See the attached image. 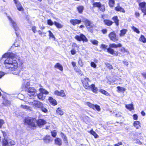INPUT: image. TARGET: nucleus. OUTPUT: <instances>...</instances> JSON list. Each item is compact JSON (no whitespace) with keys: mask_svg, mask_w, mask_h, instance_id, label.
I'll list each match as a JSON object with an SVG mask.
<instances>
[{"mask_svg":"<svg viewBox=\"0 0 146 146\" xmlns=\"http://www.w3.org/2000/svg\"><path fill=\"white\" fill-rule=\"evenodd\" d=\"M140 123L139 121H135L134 122L133 125L137 129H138L140 127Z\"/></svg>","mask_w":146,"mask_h":146,"instance_id":"72a5a7b5","label":"nucleus"},{"mask_svg":"<svg viewBox=\"0 0 146 146\" xmlns=\"http://www.w3.org/2000/svg\"><path fill=\"white\" fill-rule=\"evenodd\" d=\"M70 22L72 25H75L76 24H79L80 23L81 21L77 19H72L70 20Z\"/></svg>","mask_w":146,"mask_h":146,"instance_id":"2eb2a0df","label":"nucleus"},{"mask_svg":"<svg viewBox=\"0 0 146 146\" xmlns=\"http://www.w3.org/2000/svg\"><path fill=\"white\" fill-rule=\"evenodd\" d=\"M8 18L14 29L15 31H17L18 28L16 23L9 16H8Z\"/></svg>","mask_w":146,"mask_h":146,"instance_id":"9b49d317","label":"nucleus"},{"mask_svg":"<svg viewBox=\"0 0 146 146\" xmlns=\"http://www.w3.org/2000/svg\"><path fill=\"white\" fill-rule=\"evenodd\" d=\"M78 64L80 66L82 67L83 66V64L82 61L81 59H80L78 61Z\"/></svg>","mask_w":146,"mask_h":146,"instance_id":"6e6d98bb","label":"nucleus"},{"mask_svg":"<svg viewBox=\"0 0 146 146\" xmlns=\"http://www.w3.org/2000/svg\"><path fill=\"white\" fill-rule=\"evenodd\" d=\"M91 42L93 44L95 45L98 44V41L95 40H92L91 41Z\"/></svg>","mask_w":146,"mask_h":146,"instance_id":"4d7b16f0","label":"nucleus"},{"mask_svg":"<svg viewBox=\"0 0 146 146\" xmlns=\"http://www.w3.org/2000/svg\"><path fill=\"white\" fill-rule=\"evenodd\" d=\"M115 9L117 11H120L124 13L125 12V11L124 9L121 7L119 5L115 7Z\"/></svg>","mask_w":146,"mask_h":146,"instance_id":"b1692460","label":"nucleus"},{"mask_svg":"<svg viewBox=\"0 0 146 146\" xmlns=\"http://www.w3.org/2000/svg\"><path fill=\"white\" fill-rule=\"evenodd\" d=\"M125 107L127 109L129 110L130 111L134 109L133 105L132 104L126 105H125Z\"/></svg>","mask_w":146,"mask_h":146,"instance_id":"393cba45","label":"nucleus"},{"mask_svg":"<svg viewBox=\"0 0 146 146\" xmlns=\"http://www.w3.org/2000/svg\"><path fill=\"white\" fill-rule=\"evenodd\" d=\"M30 85V82L29 81H25L24 83V84L22 85V87L23 88H28V87Z\"/></svg>","mask_w":146,"mask_h":146,"instance_id":"c85d7f7f","label":"nucleus"},{"mask_svg":"<svg viewBox=\"0 0 146 146\" xmlns=\"http://www.w3.org/2000/svg\"><path fill=\"white\" fill-rule=\"evenodd\" d=\"M141 11L142 12L144 13V15H146V9H141Z\"/></svg>","mask_w":146,"mask_h":146,"instance_id":"774afa93","label":"nucleus"},{"mask_svg":"<svg viewBox=\"0 0 146 146\" xmlns=\"http://www.w3.org/2000/svg\"><path fill=\"white\" fill-rule=\"evenodd\" d=\"M40 108L41 109L42 111L44 113H46L48 112V110L45 107H44L42 105V107Z\"/></svg>","mask_w":146,"mask_h":146,"instance_id":"de8ad7c7","label":"nucleus"},{"mask_svg":"<svg viewBox=\"0 0 146 146\" xmlns=\"http://www.w3.org/2000/svg\"><path fill=\"white\" fill-rule=\"evenodd\" d=\"M20 107L24 109H26L28 110H31V108L29 106L23 105H21Z\"/></svg>","mask_w":146,"mask_h":146,"instance_id":"cd10ccee","label":"nucleus"},{"mask_svg":"<svg viewBox=\"0 0 146 146\" xmlns=\"http://www.w3.org/2000/svg\"><path fill=\"white\" fill-rule=\"evenodd\" d=\"M100 47L101 48H102L104 49H107L108 48H107V46L104 44H101Z\"/></svg>","mask_w":146,"mask_h":146,"instance_id":"13d9d810","label":"nucleus"},{"mask_svg":"<svg viewBox=\"0 0 146 146\" xmlns=\"http://www.w3.org/2000/svg\"><path fill=\"white\" fill-rule=\"evenodd\" d=\"M127 30L126 29H123L120 31V36H123L126 33Z\"/></svg>","mask_w":146,"mask_h":146,"instance_id":"58836bf2","label":"nucleus"},{"mask_svg":"<svg viewBox=\"0 0 146 146\" xmlns=\"http://www.w3.org/2000/svg\"><path fill=\"white\" fill-rule=\"evenodd\" d=\"M115 36L116 35L115 33L113 32H112L109 34V36Z\"/></svg>","mask_w":146,"mask_h":146,"instance_id":"bf43d9fd","label":"nucleus"},{"mask_svg":"<svg viewBox=\"0 0 146 146\" xmlns=\"http://www.w3.org/2000/svg\"><path fill=\"white\" fill-rule=\"evenodd\" d=\"M25 123L31 127H35L37 126L36 124V120L35 119L28 117L25 119Z\"/></svg>","mask_w":146,"mask_h":146,"instance_id":"20e7f679","label":"nucleus"},{"mask_svg":"<svg viewBox=\"0 0 146 146\" xmlns=\"http://www.w3.org/2000/svg\"><path fill=\"white\" fill-rule=\"evenodd\" d=\"M60 135L63 139L64 143H68V140L66 135L62 132H61Z\"/></svg>","mask_w":146,"mask_h":146,"instance_id":"4be33fe9","label":"nucleus"},{"mask_svg":"<svg viewBox=\"0 0 146 146\" xmlns=\"http://www.w3.org/2000/svg\"><path fill=\"white\" fill-rule=\"evenodd\" d=\"M121 116V112H118V113H116L115 115V116L117 117H120Z\"/></svg>","mask_w":146,"mask_h":146,"instance_id":"052dcab7","label":"nucleus"},{"mask_svg":"<svg viewBox=\"0 0 146 146\" xmlns=\"http://www.w3.org/2000/svg\"><path fill=\"white\" fill-rule=\"evenodd\" d=\"M83 86L85 89H88L90 85L88 84V82H90L89 79L87 77H85L82 80Z\"/></svg>","mask_w":146,"mask_h":146,"instance_id":"6e6552de","label":"nucleus"},{"mask_svg":"<svg viewBox=\"0 0 146 146\" xmlns=\"http://www.w3.org/2000/svg\"><path fill=\"white\" fill-rule=\"evenodd\" d=\"M139 6L140 7L141 10L146 9V3L145 2L141 3L139 4Z\"/></svg>","mask_w":146,"mask_h":146,"instance_id":"bb28decb","label":"nucleus"},{"mask_svg":"<svg viewBox=\"0 0 146 146\" xmlns=\"http://www.w3.org/2000/svg\"><path fill=\"white\" fill-rule=\"evenodd\" d=\"M47 24L48 25L52 26L54 24L53 22L50 19H48L47 20Z\"/></svg>","mask_w":146,"mask_h":146,"instance_id":"603ef678","label":"nucleus"},{"mask_svg":"<svg viewBox=\"0 0 146 146\" xmlns=\"http://www.w3.org/2000/svg\"><path fill=\"white\" fill-rule=\"evenodd\" d=\"M17 3H15L16 5L17 9L20 11H22L23 10V8L22 7L21 4L19 3V1L17 0Z\"/></svg>","mask_w":146,"mask_h":146,"instance_id":"dca6fc26","label":"nucleus"},{"mask_svg":"<svg viewBox=\"0 0 146 146\" xmlns=\"http://www.w3.org/2000/svg\"><path fill=\"white\" fill-rule=\"evenodd\" d=\"M131 29L134 32H136L137 33H139L140 32L139 30L134 26H133L131 27Z\"/></svg>","mask_w":146,"mask_h":146,"instance_id":"c03bdc74","label":"nucleus"},{"mask_svg":"<svg viewBox=\"0 0 146 146\" xmlns=\"http://www.w3.org/2000/svg\"><path fill=\"white\" fill-rule=\"evenodd\" d=\"M86 105L90 108H92L94 110L96 109L97 111H100L101 110L100 106L98 105H94V104L90 103L89 102H87Z\"/></svg>","mask_w":146,"mask_h":146,"instance_id":"1a4fd4ad","label":"nucleus"},{"mask_svg":"<svg viewBox=\"0 0 146 146\" xmlns=\"http://www.w3.org/2000/svg\"><path fill=\"white\" fill-rule=\"evenodd\" d=\"M121 46L122 45L120 43L118 44H110L109 45V48H107V52L114 56H117L118 55V52L115 51L111 48H117L118 47H121Z\"/></svg>","mask_w":146,"mask_h":146,"instance_id":"f03ea898","label":"nucleus"},{"mask_svg":"<svg viewBox=\"0 0 146 146\" xmlns=\"http://www.w3.org/2000/svg\"><path fill=\"white\" fill-rule=\"evenodd\" d=\"M39 90L40 92L42 93L43 94H48L49 93V92H48L43 88H40L39 89Z\"/></svg>","mask_w":146,"mask_h":146,"instance_id":"473e14b6","label":"nucleus"},{"mask_svg":"<svg viewBox=\"0 0 146 146\" xmlns=\"http://www.w3.org/2000/svg\"><path fill=\"white\" fill-rule=\"evenodd\" d=\"M32 30L34 33H35L36 31V27L35 26L33 27H32Z\"/></svg>","mask_w":146,"mask_h":146,"instance_id":"338daca9","label":"nucleus"},{"mask_svg":"<svg viewBox=\"0 0 146 146\" xmlns=\"http://www.w3.org/2000/svg\"><path fill=\"white\" fill-rule=\"evenodd\" d=\"M99 91L100 92H101L102 93L106 95L107 96H110V95L109 93H108L107 91L101 89L99 90Z\"/></svg>","mask_w":146,"mask_h":146,"instance_id":"7c9ffc66","label":"nucleus"},{"mask_svg":"<svg viewBox=\"0 0 146 146\" xmlns=\"http://www.w3.org/2000/svg\"><path fill=\"white\" fill-rule=\"evenodd\" d=\"M38 98L40 100H43L45 98V96H44L42 93L40 92L37 95Z\"/></svg>","mask_w":146,"mask_h":146,"instance_id":"c756f323","label":"nucleus"},{"mask_svg":"<svg viewBox=\"0 0 146 146\" xmlns=\"http://www.w3.org/2000/svg\"><path fill=\"white\" fill-rule=\"evenodd\" d=\"M110 39L111 40L114 42H116L118 40V37H110Z\"/></svg>","mask_w":146,"mask_h":146,"instance_id":"8fccbe9b","label":"nucleus"},{"mask_svg":"<svg viewBox=\"0 0 146 146\" xmlns=\"http://www.w3.org/2000/svg\"><path fill=\"white\" fill-rule=\"evenodd\" d=\"M99 9H100L101 11H104L105 10V8L104 6L103 5H100V6Z\"/></svg>","mask_w":146,"mask_h":146,"instance_id":"49530a36","label":"nucleus"},{"mask_svg":"<svg viewBox=\"0 0 146 146\" xmlns=\"http://www.w3.org/2000/svg\"><path fill=\"white\" fill-rule=\"evenodd\" d=\"M74 69L76 72L78 73L79 74H81V70L78 69L76 67L74 68Z\"/></svg>","mask_w":146,"mask_h":146,"instance_id":"864d4df0","label":"nucleus"},{"mask_svg":"<svg viewBox=\"0 0 146 146\" xmlns=\"http://www.w3.org/2000/svg\"><path fill=\"white\" fill-rule=\"evenodd\" d=\"M90 133L92 135H93L95 138H97L98 137V135L94 131H93V129H92L90 132Z\"/></svg>","mask_w":146,"mask_h":146,"instance_id":"c9c22d12","label":"nucleus"},{"mask_svg":"<svg viewBox=\"0 0 146 146\" xmlns=\"http://www.w3.org/2000/svg\"><path fill=\"white\" fill-rule=\"evenodd\" d=\"M120 51L123 53H126L127 54H129V51L127 49H126L124 47H122L120 49Z\"/></svg>","mask_w":146,"mask_h":146,"instance_id":"e433bc0d","label":"nucleus"},{"mask_svg":"<svg viewBox=\"0 0 146 146\" xmlns=\"http://www.w3.org/2000/svg\"><path fill=\"white\" fill-rule=\"evenodd\" d=\"M75 38L79 41H82L83 42H86L88 41L86 37H75Z\"/></svg>","mask_w":146,"mask_h":146,"instance_id":"5701e85b","label":"nucleus"},{"mask_svg":"<svg viewBox=\"0 0 146 146\" xmlns=\"http://www.w3.org/2000/svg\"><path fill=\"white\" fill-rule=\"evenodd\" d=\"M139 40L142 41L143 42H146V38L145 37H140L139 38Z\"/></svg>","mask_w":146,"mask_h":146,"instance_id":"3c124183","label":"nucleus"},{"mask_svg":"<svg viewBox=\"0 0 146 146\" xmlns=\"http://www.w3.org/2000/svg\"><path fill=\"white\" fill-rule=\"evenodd\" d=\"M44 141L46 143H48L52 141L51 137L47 135L44 138Z\"/></svg>","mask_w":146,"mask_h":146,"instance_id":"6ab92c4d","label":"nucleus"},{"mask_svg":"<svg viewBox=\"0 0 146 146\" xmlns=\"http://www.w3.org/2000/svg\"><path fill=\"white\" fill-rule=\"evenodd\" d=\"M28 95L31 97H34L36 94V90L34 87H30L27 89V90Z\"/></svg>","mask_w":146,"mask_h":146,"instance_id":"0eeeda50","label":"nucleus"},{"mask_svg":"<svg viewBox=\"0 0 146 146\" xmlns=\"http://www.w3.org/2000/svg\"><path fill=\"white\" fill-rule=\"evenodd\" d=\"M55 68L57 69L60 71H62L63 68L62 66L59 63H56L54 66Z\"/></svg>","mask_w":146,"mask_h":146,"instance_id":"412c9836","label":"nucleus"},{"mask_svg":"<svg viewBox=\"0 0 146 146\" xmlns=\"http://www.w3.org/2000/svg\"><path fill=\"white\" fill-rule=\"evenodd\" d=\"M90 65L91 66L94 68H96L97 66L96 65L94 62H91Z\"/></svg>","mask_w":146,"mask_h":146,"instance_id":"5fc2aeb1","label":"nucleus"},{"mask_svg":"<svg viewBox=\"0 0 146 146\" xmlns=\"http://www.w3.org/2000/svg\"><path fill=\"white\" fill-rule=\"evenodd\" d=\"M101 4L100 2H94L92 3V5L94 7H98L99 8Z\"/></svg>","mask_w":146,"mask_h":146,"instance_id":"ea45409f","label":"nucleus"},{"mask_svg":"<svg viewBox=\"0 0 146 146\" xmlns=\"http://www.w3.org/2000/svg\"><path fill=\"white\" fill-rule=\"evenodd\" d=\"M5 75V73L2 72H0V79Z\"/></svg>","mask_w":146,"mask_h":146,"instance_id":"680f3d73","label":"nucleus"},{"mask_svg":"<svg viewBox=\"0 0 146 146\" xmlns=\"http://www.w3.org/2000/svg\"><path fill=\"white\" fill-rule=\"evenodd\" d=\"M112 20L114 21L116 26H117L119 25V20L117 16H115L113 17Z\"/></svg>","mask_w":146,"mask_h":146,"instance_id":"aec40b11","label":"nucleus"},{"mask_svg":"<svg viewBox=\"0 0 146 146\" xmlns=\"http://www.w3.org/2000/svg\"><path fill=\"white\" fill-rule=\"evenodd\" d=\"M37 125L39 127H41L46 123V122L44 119H39L36 120Z\"/></svg>","mask_w":146,"mask_h":146,"instance_id":"ddd939ff","label":"nucleus"},{"mask_svg":"<svg viewBox=\"0 0 146 146\" xmlns=\"http://www.w3.org/2000/svg\"><path fill=\"white\" fill-rule=\"evenodd\" d=\"M3 121L0 119V128H1L2 125L4 123Z\"/></svg>","mask_w":146,"mask_h":146,"instance_id":"0e129e2a","label":"nucleus"},{"mask_svg":"<svg viewBox=\"0 0 146 146\" xmlns=\"http://www.w3.org/2000/svg\"><path fill=\"white\" fill-rule=\"evenodd\" d=\"M48 100L50 103L53 106H55L57 104V102L52 97H49Z\"/></svg>","mask_w":146,"mask_h":146,"instance_id":"f3484780","label":"nucleus"},{"mask_svg":"<svg viewBox=\"0 0 146 146\" xmlns=\"http://www.w3.org/2000/svg\"><path fill=\"white\" fill-rule=\"evenodd\" d=\"M15 55L13 53H6L3 55V58H7L4 60L5 67L8 69L9 72L14 75H19L20 71L18 69V64L17 61L14 59Z\"/></svg>","mask_w":146,"mask_h":146,"instance_id":"f257e3e1","label":"nucleus"},{"mask_svg":"<svg viewBox=\"0 0 146 146\" xmlns=\"http://www.w3.org/2000/svg\"><path fill=\"white\" fill-rule=\"evenodd\" d=\"M54 24L58 28H61L63 27L62 25L56 21L54 22Z\"/></svg>","mask_w":146,"mask_h":146,"instance_id":"4c0bfd02","label":"nucleus"},{"mask_svg":"<svg viewBox=\"0 0 146 146\" xmlns=\"http://www.w3.org/2000/svg\"><path fill=\"white\" fill-rule=\"evenodd\" d=\"M137 118L138 116L137 114H134L133 115V118L134 120H137Z\"/></svg>","mask_w":146,"mask_h":146,"instance_id":"e2e57ef3","label":"nucleus"},{"mask_svg":"<svg viewBox=\"0 0 146 146\" xmlns=\"http://www.w3.org/2000/svg\"><path fill=\"white\" fill-rule=\"evenodd\" d=\"M82 21L85 23V25L88 30L91 32H92L93 29L96 28V26L92 21L86 19L84 18L82 20Z\"/></svg>","mask_w":146,"mask_h":146,"instance_id":"7ed1b4c3","label":"nucleus"},{"mask_svg":"<svg viewBox=\"0 0 146 146\" xmlns=\"http://www.w3.org/2000/svg\"><path fill=\"white\" fill-rule=\"evenodd\" d=\"M54 94L57 96L62 97H65L66 96L63 90H61L60 91L58 90H56L54 92Z\"/></svg>","mask_w":146,"mask_h":146,"instance_id":"9d476101","label":"nucleus"},{"mask_svg":"<svg viewBox=\"0 0 146 146\" xmlns=\"http://www.w3.org/2000/svg\"><path fill=\"white\" fill-rule=\"evenodd\" d=\"M77 9L79 12L81 13L84 9V7L83 6H80L78 7Z\"/></svg>","mask_w":146,"mask_h":146,"instance_id":"79ce46f5","label":"nucleus"},{"mask_svg":"<svg viewBox=\"0 0 146 146\" xmlns=\"http://www.w3.org/2000/svg\"><path fill=\"white\" fill-rule=\"evenodd\" d=\"M10 102L9 101L5 99L3 102V104L5 105H8L10 104Z\"/></svg>","mask_w":146,"mask_h":146,"instance_id":"37998d69","label":"nucleus"},{"mask_svg":"<svg viewBox=\"0 0 146 146\" xmlns=\"http://www.w3.org/2000/svg\"><path fill=\"white\" fill-rule=\"evenodd\" d=\"M107 68H108L109 69H113V68L112 66L109 64L108 63H107L105 64Z\"/></svg>","mask_w":146,"mask_h":146,"instance_id":"a18cd8bd","label":"nucleus"},{"mask_svg":"<svg viewBox=\"0 0 146 146\" xmlns=\"http://www.w3.org/2000/svg\"><path fill=\"white\" fill-rule=\"evenodd\" d=\"M26 103L37 108H41L43 105V104L41 102L36 100L32 101L29 100L27 102H26Z\"/></svg>","mask_w":146,"mask_h":146,"instance_id":"39448f33","label":"nucleus"},{"mask_svg":"<svg viewBox=\"0 0 146 146\" xmlns=\"http://www.w3.org/2000/svg\"><path fill=\"white\" fill-rule=\"evenodd\" d=\"M109 5L111 7H113L115 3V1L114 0H109Z\"/></svg>","mask_w":146,"mask_h":146,"instance_id":"a19ab883","label":"nucleus"},{"mask_svg":"<svg viewBox=\"0 0 146 146\" xmlns=\"http://www.w3.org/2000/svg\"><path fill=\"white\" fill-rule=\"evenodd\" d=\"M90 89L94 93H97V88L95 87V85L94 84H92L89 86L88 89Z\"/></svg>","mask_w":146,"mask_h":146,"instance_id":"4468645a","label":"nucleus"},{"mask_svg":"<svg viewBox=\"0 0 146 146\" xmlns=\"http://www.w3.org/2000/svg\"><path fill=\"white\" fill-rule=\"evenodd\" d=\"M56 113L60 115H62L64 113L62 111V110L60 108H58L56 110Z\"/></svg>","mask_w":146,"mask_h":146,"instance_id":"f704fd0d","label":"nucleus"},{"mask_svg":"<svg viewBox=\"0 0 146 146\" xmlns=\"http://www.w3.org/2000/svg\"><path fill=\"white\" fill-rule=\"evenodd\" d=\"M51 135L52 136L55 137L57 134V132L55 130H53L51 132Z\"/></svg>","mask_w":146,"mask_h":146,"instance_id":"09e8293b","label":"nucleus"},{"mask_svg":"<svg viewBox=\"0 0 146 146\" xmlns=\"http://www.w3.org/2000/svg\"><path fill=\"white\" fill-rule=\"evenodd\" d=\"M72 48L71 51V54L72 55H74L76 53V51L78 50V46L76 43H74L72 45Z\"/></svg>","mask_w":146,"mask_h":146,"instance_id":"f8f14e48","label":"nucleus"},{"mask_svg":"<svg viewBox=\"0 0 146 146\" xmlns=\"http://www.w3.org/2000/svg\"><path fill=\"white\" fill-rule=\"evenodd\" d=\"M123 63L126 66H127L128 65V63L127 61L124 60L123 61Z\"/></svg>","mask_w":146,"mask_h":146,"instance_id":"69168bd1","label":"nucleus"},{"mask_svg":"<svg viewBox=\"0 0 146 146\" xmlns=\"http://www.w3.org/2000/svg\"><path fill=\"white\" fill-rule=\"evenodd\" d=\"M117 91L119 93H123V92L125 90V89L124 88L120 86L117 87Z\"/></svg>","mask_w":146,"mask_h":146,"instance_id":"2f4dec72","label":"nucleus"},{"mask_svg":"<svg viewBox=\"0 0 146 146\" xmlns=\"http://www.w3.org/2000/svg\"><path fill=\"white\" fill-rule=\"evenodd\" d=\"M105 24L108 26H110L113 23V22L109 20H105L104 21Z\"/></svg>","mask_w":146,"mask_h":146,"instance_id":"a878e982","label":"nucleus"},{"mask_svg":"<svg viewBox=\"0 0 146 146\" xmlns=\"http://www.w3.org/2000/svg\"><path fill=\"white\" fill-rule=\"evenodd\" d=\"M55 144L58 146H61L62 144V141L61 139L56 138L54 140Z\"/></svg>","mask_w":146,"mask_h":146,"instance_id":"a211bd4d","label":"nucleus"},{"mask_svg":"<svg viewBox=\"0 0 146 146\" xmlns=\"http://www.w3.org/2000/svg\"><path fill=\"white\" fill-rule=\"evenodd\" d=\"M15 144V142L14 141L8 138H5L3 141V146L13 145Z\"/></svg>","mask_w":146,"mask_h":146,"instance_id":"423d86ee","label":"nucleus"}]
</instances>
